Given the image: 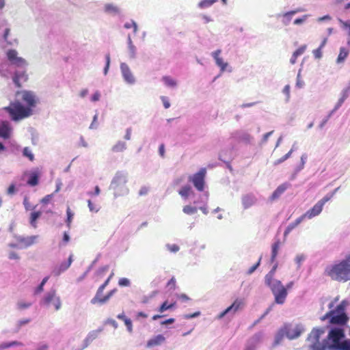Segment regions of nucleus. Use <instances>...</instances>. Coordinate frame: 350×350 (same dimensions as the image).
Segmentation results:
<instances>
[{"instance_id": "obj_1", "label": "nucleus", "mask_w": 350, "mask_h": 350, "mask_svg": "<svg viewBox=\"0 0 350 350\" xmlns=\"http://www.w3.org/2000/svg\"><path fill=\"white\" fill-rule=\"evenodd\" d=\"M348 301L342 300L334 310L321 317L322 321L328 320L326 326L328 334L324 342L328 350H350V339L346 338L345 331L349 327V317L347 313Z\"/></svg>"}, {"instance_id": "obj_2", "label": "nucleus", "mask_w": 350, "mask_h": 350, "mask_svg": "<svg viewBox=\"0 0 350 350\" xmlns=\"http://www.w3.org/2000/svg\"><path fill=\"white\" fill-rule=\"evenodd\" d=\"M6 55L10 64L18 68L14 72L12 80L16 86L21 87V82L26 81L28 79L26 73L27 63L25 59L18 56V52L15 49H9Z\"/></svg>"}, {"instance_id": "obj_3", "label": "nucleus", "mask_w": 350, "mask_h": 350, "mask_svg": "<svg viewBox=\"0 0 350 350\" xmlns=\"http://www.w3.org/2000/svg\"><path fill=\"white\" fill-rule=\"evenodd\" d=\"M327 275L332 280L339 282H347L350 280V256H346L345 258L329 266L325 270Z\"/></svg>"}, {"instance_id": "obj_4", "label": "nucleus", "mask_w": 350, "mask_h": 350, "mask_svg": "<svg viewBox=\"0 0 350 350\" xmlns=\"http://www.w3.org/2000/svg\"><path fill=\"white\" fill-rule=\"evenodd\" d=\"M127 183V173L124 171H118L113 176L109 189L114 191V196H124L129 193V189L126 186Z\"/></svg>"}, {"instance_id": "obj_5", "label": "nucleus", "mask_w": 350, "mask_h": 350, "mask_svg": "<svg viewBox=\"0 0 350 350\" xmlns=\"http://www.w3.org/2000/svg\"><path fill=\"white\" fill-rule=\"evenodd\" d=\"M5 110L13 121H18L31 115L29 109L25 108L18 100L11 103L8 107H5Z\"/></svg>"}, {"instance_id": "obj_6", "label": "nucleus", "mask_w": 350, "mask_h": 350, "mask_svg": "<svg viewBox=\"0 0 350 350\" xmlns=\"http://www.w3.org/2000/svg\"><path fill=\"white\" fill-rule=\"evenodd\" d=\"M266 286L270 288L274 295L275 302L277 304H283L285 302L288 291L280 280H275L273 283Z\"/></svg>"}, {"instance_id": "obj_7", "label": "nucleus", "mask_w": 350, "mask_h": 350, "mask_svg": "<svg viewBox=\"0 0 350 350\" xmlns=\"http://www.w3.org/2000/svg\"><path fill=\"white\" fill-rule=\"evenodd\" d=\"M21 96V100L26 104L25 108L29 109L32 114V109L36 106L37 99L34 92L29 90H23L16 92V96Z\"/></svg>"}, {"instance_id": "obj_8", "label": "nucleus", "mask_w": 350, "mask_h": 350, "mask_svg": "<svg viewBox=\"0 0 350 350\" xmlns=\"http://www.w3.org/2000/svg\"><path fill=\"white\" fill-rule=\"evenodd\" d=\"M206 173V169L201 168L197 173L189 176V181L191 182L195 188L199 191H204Z\"/></svg>"}, {"instance_id": "obj_9", "label": "nucleus", "mask_w": 350, "mask_h": 350, "mask_svg": "<svg viewBox=\"0 0 350 350\" xmlns=\"http://www.w3.org/2000/svg\"><path fill=\"white\" fill-rule=\"evenodd\" d=\"M284 327L286 332V337L289 340L297 338L306 331L305 326L301 323L296 324L295 325H285Z\"/></svg>"}, {"instance_id": "obj_10", "label": "nucleus", "mask_w": 350, "mask_h": 350, "mask_svg": "<svg viewBox=\"0 0 350 350\" xmlns=\"http://www.w3.org/2000/svg\"><path fill=\"white\" fill-rule=\"evenodd\" d=\"M120 68L124 81L129 85H134L136 82V79L129 66L126 63L122 62Z\"/></svg>"}, {"instance_id": "obj_11", "label": "nucleus", "mask_w": 350, "mask_h": 350, "mask_svg": "<svg viewBox=\"0 0 350 350\" xmlns=\"http://www.w3.org/2000/svg\"><path fill=\"white\" fill-rule=\"evenodd\" d=\"M231 138L238 142H243L246 144H251L253 137L247 132L240 130L237 131L231 134Z\"/></svg>"}, {"instance_id": "obj_12", "label": "nucleus", "mask_w": 350, "mask_h": 350, "mask_svg": "<svg viewBox=\"0 0 350 350\" xmlns=\"http://www.w3.org/2000/svg\"><path fill=\"white\" fill-rule=\"evenodd\" d=\"M326 327H314L309 334L307 340L310 343H320V337L325 332Z\"/></svg>"}, {"instance_id": "obj_13", "label": "nucleus", "mask_w": 350, "mask_h": 350, "mask_svg": "<svg viewBox=\"0 0 350 350\" xmlns=\"http://www.w3.org/2000/svg\"><path fill=\"white\" fill-rule=\"evenodd\" d=\"M241 302L238 299L235 300L230 306L219 313L217 317V319H221L228 314H234L240 308Z\"/></svg>"}, {"instance_id": "obj_14", "label": "nucleus", "mask_w": 350, "mask_h": 350, "mask_svg": "<svg viewBox=\"0 0 350 350\" xmlns=\"http://www.w3.org/2000/svg\"><path fill=\"white\" fill-rule=\"evenodd\" d=\"M117 288H113L108 293L104 296L103 297H100V296L95 295L90 301L92 304H99L100 305H103L107 303L109 299L117 292Z\"/></svg>"}, {"instance_id": "obj_15", "label": "nucleus", "mask_w": 350, "mask_h": 350, "mask_svg": "<svg viewBox=\"0 0 350 350\" xmlns=\"http://www.w3.org/2000/svg\"><path fill=\"white\" fill-rule=\"evenodd\" d=\"M38 238V235H32V236H29V237H27L20 236V235L16 236V240L19 243L23 244V245H22L23 249L29 247L31 246L32 245H33L36 243V241Z\"/></svg>"}, {"instance_id": "obj_16", "label": "nucleus", "mask_w": 350, "mask_h": 350, "mask_svg": "<svg viewBox=\"0 0 350 350\" xmlns=\"http://www.w3.org/2000/svg\"><path fill=\"white\" fill-rule=\"evenodd\" d=\"M323 210V206L318 202L314 206L306 211L302 216L304 218L312 219L315 216L319 215Z\"/></svg>"}, {"instance_id": "obj_17", "label": "nucleus", "mask_w": 350, "mask_h": 350, "mask_svg": "<svg viewBox=\"0 0 350 350\" xmlns=\"http://www.w3.org/2000/svg\"><path fill=\"white\" fill-rule=\"evenodd\" d=\"M56 297V290L52 288L44 295V297L40 301V304L41 306H49Z\"/></svg>"}, {"instance_id": "obj_18", "label": "nucleus", "mask_w": 350, "mask_h": 350, "mask_svg": "<svg viewBox=\"0 0 350 350\" xmlns=\"http://www.w3.org/2000/svg\"><path fill=\"white\" fill-rule=\"evenodd\" d=\"M165 340V338L164 337V336L163 334H158L148 340V342L146 343V347L150 348L154 346L160 345Z\"/></svg>"}, {"instance_id": "obj_19", "label": "nucleus", "mask_w": 350, "mask_h": 350, "mask_svg": "<svg viewBox=\"0 0 350 350\" xmlns=\"http://www.w3.org/2000/svg\"><path fill=\"white\" fill-rule=\"evenodd\" d=\"M288 185L289 184L286 183L279 185L270 196V200L273 201L278 199L287 189Z\"/></svg>"}, {"instance_id": "obj_20", "label": "nucleus", "mask_w": 350, "mask_h": 350, "mask_svg": "<svg viewBox=\"0 0 350 350\" xmlns=\"http://www.w3.org/2000/svg\"><path fill=\"white\" fill-rule=\"evenodd\" d=\"M40 173L35 170L31 172L28 177L27 184L31 187H35L39 184Z\"/></svg>"}, {"instance_id": "obj_21", "label": "nucleus", "mask_w": 350, "mask_h": 350, "mask_svg": "<svg viewBox=\"0 0 350 350\" xmlns=\"http://www.w3.org/2000/svg\"><path fill=\"white\" fill-rule=\"evenodd\" d=\"M11 128L8 122H3L0 124V137L8 139L10 137Z\"/></svg>"}, {"instance_id": "obj_22", "label": "nucleus", "mask_w": 350, "mask_h": 350, "mask_svg": "<svg viewBox=\"0 0 350 350\" xmlns=\"http://www.w3.org/2000/svg\"><path fill=\"white\" fill-rule=\"evenodd\" d=\"M278 268V262H275L271 270L265 275V284L269 285L271 283H273L275 279H274V276Z\"/></svg>"}, {"instance_id": "obj_23", "label": "nucleus", "mask_w": 350, "mask_h": 350, "mask_svg": "<svg viewBox=\"0 0 350 350\" xmlns=\"http://www.w3.org/2000/svg\"><path fill=\"white\" fill-rule=\"evenodd\" d=\"M241 201L244 209H247L255 203L256 199L253 195L247 194L242 197Z\"/></svg>"}, {"instance_id": "obj_24", "label": "nucleus", "mask_w": 350, "mask_h": 350, "mask_svg": "<svg viewBox=\"0 0 350 350\" xmlns=\"http://www.w3.org/2000/svg\"><path fill=\"white\" fill-rule=\"evenodd\" d=\"M301 11V10L300 9H297L283 14L282 23L286 26L288 25L291 21L292 20L293 16Z\"/></svg>"}, {"instance_id": "obj_25", "label": "nucleus", "mask_w": 350, "mask_h": 350, "mask_svg": "<svg viewBox=\"0 0 350 350\" xmlns=\"http://www.w3.org/2000/svg\"><path fill=\"white\" fill-rule=\"evenodd\" d=\"M104 11L107 14L112 15L120 14V9L113 3H106L104 7Z\"/></svg>"}, {"instance_id": "obj_26", "label": "nucleus", "mask_w": 350, "mask_h": 350, "mask_svg": "<svg viewBox=\"0 0 350 350\" xmlns=\"http://www.w3.org/2000/svg\"><path fill=\"white\" fill-rule=\"evenodd\" d=\"M284 336H286V332L284 327L280 328L277 333L275 334L274 336V341L273 343V346L275 347L280 344V342L282 341Z\"/></svg>"}, {"instance_id": "obj_27", "label": "nucleus", "mask_w": 350, "mask_h": 350, "mask_svg": "<svg viewBox=\"0 0 350 350\" xmlns=\"http://www.w3.org/2000/svg\"><path fill=\"white\" fill-rule=\"evenodd\" d=\"M304 219V217L301 215L297 218L294 222L289 224L284 230V236L286 237L295 228L302 222Z\"/></svg>"}, {"instance_id": "obj_28", "label": "nucleus", "mask_w": 350, "mask_h": 350, "mask_svg": "<svg viewBox=\"0 0 350 350\" xmlns=\"http://www.w3.org/2000/svg\"><path fill=\"white\" fill-rule=\"evenodd\" d=\"M280 240H277L275 241L271 246V255L270 258V262L273 263L275 262L276 257L278 254V250L280 248Z\"/></svg>"}, {"instance_id": "obj_29", "label": "nucleus", "mask_w": 350, "mask_h": 350, "mask_svg": "<svg viewBox=\"0 0 350 350\" xmlns=\"http://www.w3.org/2000/svg\"><path fill=\"white\" fill-rule=\"evenodd\" d=\"M70 266L67 264L66 261L61 262V264L55 267L53 270V274L55 276H59L62 273L66 271Z\"/></svg>"}, {"instance_id": "obj_30", "label": "nucleus", "mask_w": 350, "mask_h": 350, "mask_svg": "<svg viewBox=\"0 0 350 350\" xmlns=\"http://www.w3.org/2000/svg\"><path fill=\"white\" fill-rule=\"evenodd\" d=\"M349 53V50L346 49L344 46H342L340 48V52L338 55L336 63L337 64H341L343 63L345 60V59L347 57Z\"/></svg>"}, {"instance_id": "obj_31", "label": "nucleus", "mask_w": 350, "mask_h": 350, "mask_svg": "<svg viewBox=\"0 0 350 350\" xmlns=\"http://www.w3.org/2000/svg\"><path fill=\"white\" fill-rule=\"evenodd\" d=\"M193 193L192 188L189 185H186L182 187V188L178 191L179 195H180L184 199H187Z\"/></svg>"}, {"instance_id": "obj_32", "label": "nucleus", "mask_w": 350, "mask_h": 350, "mask_svg": "<svg viewBox=\"0 0 350 350\" xmlns=\"http://www.w3.org/2000/svg\"><path fill=\"white\" fill-rule=\"evenodd\" d=\"M306 49V45H302L299 48H298L292 55L290 62L292 64H294L296 62L297 58L298 56L302 55Z\"/></svg>"}, {"instance_id": "obj_33", "label": "nucleus", "mask_w": 350, "mask_h": 350, "mask_svg": "<svg viewBox=\"0 0 350 350\" xmlns=\"http://www.w3.org/2000/svg\"><path fill=\"white\" fill-rule=\"evenodd\" d=\"M126 143L123 141H118L115 145L111 148V150L113 152H121L126 149Z\"/></svg>"}, {"instance_id": "obj_34", "label": "nucleus", "mask_w": 350, "mask_h": 350, "mask_svg": "<svg viewBox=\"0 0 350 350\" xmlns=\"http://www.w3.org/2000/svg\"><path fill=\"white\" fill-rule=\"evenodd\" d=\"M350 90L345 88L341 92V97L338 99L337 103L336 104V109H339L345 100L349 96Z\"/></svg>"}, {"instance_id": "obj_35", "label": "nucleus", "mask_w": 350, "mask_h": 350, "mask_svg": "<svg viewBox=\"0 0 350 350\" xmlns=\"http://www.w3.org/2000/svg\"><path fill=\"white\" fill-rule=\"evenodd\" d=\"M41 215H42V212L39 211H33L31 213L30 217H29V223L31 226H33V228L36 227V222H37L38 219L41 217Z\"/></svg>"}, {"instance_id": "obj_36", "label": "nucleus", "mask_w": 350, "mask_h": 350, "mask_svg": "<svg viewBox=\"0 0 350 350\" xmlns=\"http://www.w3.org/2000/svg\"><path fill=\"white\" fill-rule=\"evenodd\" d=\"M103 331V327H98L97 329L92 330L88 333L85 337L90 342L98 337L100 332Z\"/></svg>"}, {"instance_id": "obj_37", "label": "nucleus", "mask_w": 350, "mask_h": 350, "mask_svg": "<svg viewBox=\"0 0 350 350\" xmlns=\"http://www.w3.org/2000/svg\"><path fill=\"white\" fill-rule=\"evenodd\" d=\"M175 304H176L175 302L172 303V304H168L167 301H165L158 308L157 311L160 313H163L167 310H171V309L174 308V307L175 306Z\"/></svg>"}, {"instance_id": "obj_38", "label": "nucleus", "mask_w": 350, "mask_h": 350, "mask_svg": "<svg viewBox=\"0 0 350 350\" xmlns=\"http://www.w3.org/2000/svg\"><path fill=\"white\" fill-rule=\"evenodd\" d=\"M327 349V345L323 341V343H310L308 345L309 350H325Z\"/></svg>"}, {"instance_id": "obj_39", "label": "nucleus", "mask_w": 350, "mask_h": 350, "mask_svg": "<svg viewBox=\"0 0 350 350\" xmlns=\"http://www.w3.org/2000/svg\"><path fill=\"white\" fill-rule=\"evenodd\" d=\"M162 81L167 87L175 88L177 85L176 81L169 76L163 77Z\"/></svg>"}, {"instance_id": "obj_40", "label": "nucleus", "mask_w": 350, "mask_h": 350, "mask_svg": "<svg viewBox=\"0 0 350 350\" xmlns=\"http://www.w3.org/2000/svg\"><path fill=\"white\" fill-rule=\"evenodd\" d=\"M262 338V334L261 332L255 334L249 340L247 345H254L256 347V344L260 342Z\"/></svg>"}, {"instance_id": "obj_41", "label": "nucleus", "mask_w": 350, "mask_h": 350, "mask_svg": "<svg viewBox=\"0 0 350 350\" xmlns=\"http://www.w3.org/2000/svg\"><path fill=\"white\" fill-rule=\"evenodd\" d=\"M217 0H202L198 5L200 9H205L212 6Z\"/></svg>"}, {"instance_id": "obj_42", "label": "nucleus", "mask_w": 350, "mask_h": 350, "mask_svg": "<svg viewBox=\"0 0 350 350\" xmlns=\"http://www.w3.org/2000/svg\"><path fill=\"white\" fill-rule=\"evenodd\" d=\"M308 155L306 153L302 154L301 156L300 163L295 167L296 172H299L304 168L305 163H306Z\"/></svg>"}, {"instance_id": "obj_43", "label": "nucleus", "mask_w": 350, "mask_h": 350, "mask_svg": "<svg viewBox=\"0 0 350 350\" xmlns=\"http://www.w3.org/2000/svg\"><path fill=\"white\" fill-rule=\"evenodd\" d=\"M215 61L216 65L220 68L221 72H224L228 66V64L227 62H224L221 57L217 58Z\"/></svg>"}, {"instance_id": "obj_44", "label": "nucleus", "mask_w": 350, "mask_h": 350, "mask_svg": "<svg viewBox=\"0 0 350 350\" xmlns=\"http://www.w3.org/2000/svg\"><path fill=\"white\" fill-rule=\"evenodd\" d=\"M293 152V148H291L288 152H287L285 155H284L282 157H281L280 159H277L276 161H275L274 162V165H280L282 163H283L284 161H285L286 160H287L288 159H289L292 154V153Z\"/></svg>"}, {"instance_id": "obj_45", "label": "nucleus", "mask_w": 350, "mask_h": 350, "mask_svg": "<svg viewBox=\"0 0 350 350\" xmlns=\"http://www.w3.org/2000/svg\"><path fill=\"white\" fill-rule=\"evenodd\" d=\"M49 276H46L42 279L41 282L39 284V285L35 289V291H34L35 294H38L43 291L44 286L45 284L47 282V281L49 280Z\"/></svg>"}, {"instance_id": "obj_46", "label": "nucleus", "mask_w": 350, "mask_h": 350, "mask_svg": "<svg viewBox=\"0 0 350 350\" xmlns=\"http://www.w3.org/2000/svg\"><path fill=\"white\" fill-rule=\"evenodd\" d=\"M23 204L24 205L25 209L28 211L30 210H34L37 206H33L31 204L29 200V197L27 196H25L23 198Z\"/></svg>"}, {"instance_id": "obj_47", "label": "nucleus", "mask_w": 350, "mask_h": 350, "mask_svg": "<svg viewBox=\"0 0 350 350\" xmlns=\"http://www.w3.org/2000/svg\"><path fill=\"white\" fill-rule=\"evenodd\" d=\"M23 156L28 158L31 161L34 160V154L29 147H25L23 150Z\"/></svg>"}, {"instance_id": "obj_48", "label": "nucleus", "mask_w": 350, "mask_h": 350, "mask_svg": "<svg viewBox=\"0 0 350 350\" xmlns=\"http://www.w3.org/2000/svg\"><path fill=\"white\" fill-rule=\"evenodd\" d=\"M183 211L187 215H193L197 213L198 208L196 206L186 205L183 207Z\"/></svg>"}, {"instance_id": "obj_49", "label": "nucleus", "mask_w": 350, "mask_h": 350, "mask_svg": "<svg viewBox=\"0 0 350 350\" xmlns=\"http://www.w3.org/2000/svg\"><path fill=\"white\" fill-rule=\"evenodd\" d=\"M66 215H67V218L66 219V223L67 226L70 228L72 220L74 217V213L71 211V210L69 207H68V208L66 210Z\"/></svg>"}, {"instance_id": "obj_50", "label": "nucleus", "mask_w": 350, "mask_h": 350, "mask_svg": "<svg viewBox=\"0 0 350 350\" xmlns=\"http://www.w3.org/2000/svg\"><path fill=\"white\" fill-rule=\"evenodd\" d=\"M110 62H111L110 55H109V53H107L105 55V66L103 69V74L105 75H107L108 73V71H109V69L110 67Z\"/></svg>"}, {"instance_id": "obj_51", "label": "nucleus", "mask_w": 350, "mask_h": 350, "mask_svg": "<svg viewBox=\"0 0 350 350\" xmlns=\"http://www.w3.org/2000/svg\"><path fill=\"white\" fill-rule=\"evenodd\" d=\"M129 50V56L130 59H135L136 58V53H137V48L133 44L132 46H129L128 47Z\"/></svg>"}, {"instance_id": "obj_52", "label": "nucleus", "mask_w": 350, "mask_h": 350, "mask_svg": "<svg viewBox=\"0 0 350 350\" xmlns=\"http://www.w3.org/2000/svg\"><path fill=\"white\" fill-rule=\"evenodd\" d=\"M309 16V14L303 15L301 17L296 18L293 21V24L296 25H301L306 21Z\"/></svg>"}, {"instance_id": "obj_53", "label": "nucleus", "mask_w": 350, "mask_h": 350, "mask_svg": "<svg viewBox=\"0 0 350 350\" xmlns=\"http://www.w3.org/2000/svg\"><path fill=\"white\" fill-rule=\"evenodd\" d=\"M261 260L262 256H260L258 260L248 269L247 272L248 275L252 274L258 268V267L260 265Z\"/></svg>"}, {"instance_id": "obj_54", "label": "nucleus", "mask_w": 350, "mask_h": 350, "mask_svg": "<svg viewBox=\"0 0 350 350\" xmlns=\"http://www.w3.org/2000/svg\"><path fill=\"white\" fill-rule=\"evenodd\" d=\"M109 279H107L105 282L100 285L99 286V288H98L97 291H96V293L95 295H97L98 296H101L102 294H103V292L104 291V289L106 288V286L109 284Z\"/></svg>"}, {"instance_id": "obj_55", "label": "nucleus", "mask_w": 350, "mask_h": 350, "mask_svg": "<svg viewBox=\"0 0 350 350\" xmlns=\"http://www.w3.org/2000/svg\"><path fill=\"white\" fill-rule=\"evenodd\" d=\"M98 260V256L92 262V264L88 268L87 271L81 277H79L78 278L79 282L81 281L82 280H83L85 278V276L88 273V272L92 269L93 266L96 263Z\"/></svg>"}, {"instance_id": "obj_56", "label": "nucleus", "mask_w": 350, "mask_h": 350, "mask_svg": "<svg viewBox=\"0 0 350 350\" xmlns=\"http://www.w3.org/2000/svg\"><path fill=\"white\" fill-rule=\"evenodd\" d=\"M98 116V113H96L94 116L92 122V123H91V124L90 125V127H89L90 129H96L98 127V123L97 122Z\"/></svg>"}, {"instance_id": "obj_57", "label": "nucleus", "mask_w": 350, "mask_h": 350, "mask_svg": "<svg viewBox=\"0 0 350 350\" xmlns=\"http://www.w3.org/2000/svg\"><path fill=\"white\" fill-rule=\"evenodd\" d=\"M339 22L342 24L344 29H348V35L350 36V21H344L342 19H338Z\"/></svg>"}, {"instance_id": "obj_58", "label": "nucleus", "mask_w": 350, "mask_h": 350, "mask_svg": "<svg viewBox=\"0 0 350 350\" xmlns=\"http://www.w3.org/2000/svg\"><path fill=\"white\" fill-rule=\"evenodd\" d=\"M119 286H129L131 285L130 280L126 278H122L118 281Z\"/></svg>"}, {"instance_id": "obj_59", "label": "nucleus", "mask_w": 350, "mask_h": 350, "mask_svg": "<svg viewBox=\"0 0 350 350\" xmlns=\"http://www.w3.org/2000/svg\"><path fill=\"white\" fill-rule=\"evenodd\" d=\"M124 325L126 327V330L129 333H133V323L130 319H125Z\"/></svg>"}, {"instance_id": "obj_60", "label": "nucleus", "mask_w": 350, "mask_h": 350, "mask_svg": "<svg viewBox=\"0 0 350 350\" xmlns=\"http://www.w3.org/2000/svg\"><path fill=\"white\" fill-rule=\"evenodd\" d=\"M306 259V256L304 254L297 255L295 257V261L297 265V267L299 268L301 266V262Z\"/></svg>"}, {"instance_id": "obj_61", "label": "nucleus", "mask_w": 350, "mask_h": 350, "mask_svg": "<svg viewBox=\"0 0 350 350\" xmlns=\"http://www.w3.org/2000/svg\"><path fill=\"white\" fill-rule=\"evenodd\" d=\"M109 265H105V266H103V267H100L96 271L97 275L103 276L109 270Z\"/></svg>"}, {"instance_id": "obj_62", "label": "nucleus", "mask_w": 350, "mask_h": 350, "mask_svg": "<svg viewBox=\"0 0 350 350\" xmlns=\"http://www.w3.org/2000/svg\"><path fill=\"white\" fill-rule=\"evenodd\" d=\"M166 247H167L168 250H170L171 252H174V253L177 252L180 250L179 246L178 245H176V244H172V245L167 244Z\"/></svg>"}, {"instance_id": "obj_63", "label": "nucleus", "mask_w": 350, "mask_h": 350, "mask_svg": "<svg viewBox=\"0 0 350 350\" xmlns=\"http://www.w3.org/2000/svg\"><path fill=\"white\" fill-rule=\"evenodd\" d=\"M290 89H291L290 85H286L282 90L283 94H284L286 96V102H288L289 98H290Z\"/></svg>"}, {"instance_id": "obj_64", "label": "nucleus", "mask_w": 350, "mask_h": 350, "mask_svg": "<svg viewBox=\"0 0 350 350\" xmlns=\"http://www.w3.org/2000/svg\"><path fill=\"white\" fill-rule=\"evenodd\" d=\"M53 304L55 306V308L56 310H59L62 307V302L60 300L59 297H56L55 299L53 300Z\"/></svg>"}]
</instances>
